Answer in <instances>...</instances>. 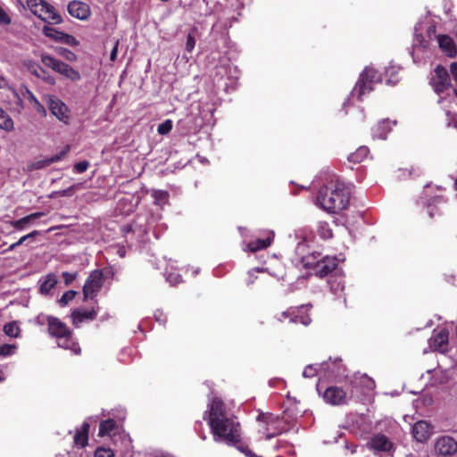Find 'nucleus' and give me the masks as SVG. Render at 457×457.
Instances as JSON below:
<instances>
[{"mask_svg": "<svg viewBox=\"0 0 457 457\" xmlns=\"http://www.w3.org/2000/svg\"><path fill=\"white\" fill-rule=\"evenodd\" d=\"M350 191L336 175H329L318 191L315 204L328 212L344 210L349 204Z\"/></svg>", "mask_w": 457, "mask_h": 457, "instance_id": "f257e3e1", "label": "nucleus"}, {"mask_svg": "<svg viewBox=\"0 0 457 457\" xmlns=\"http://www.w3.org/2000/svg\"><path fill=\"white\" fill-rule=\"evenodd\" d=\"M36 320L41 325L47 323L48 332L51 337L56 339L59 347L71 350L74 354L80 353V347L73 337L71 331L58 318L39 314Z\"/></svg>", "mask_w": 457, "mask_h": 457, "instance_id": "f03ea898", "label": "nucleus"}, {"mask_svg": "<svg viewBox=\"0 0 457 457\" xmlns=\"http://www.w3.org/2000/svg\"><path fill=\"white\" fill-rule=\"evenodd\" d=\"M290 237L295 244V262L302 264L304 268L310 267V265L312 264V260L317 258V251L313 250L312 246L313 236L312 232L306 228H301L295 230L294 235Z\"/></svg>", "mask_w": 457, "mask_h": 457, "instance_id": "7ed1b4c3", "label": "nucleus"}, {"mask_svg": "<svg viewBox=\"0 0 457 457\" xmlns=\"http://www.w3.org/2000/svg\"><path fill=\"white\" fill-rule=\"evenodd\" d=\"M257 421L263 425V433L267 441L291 428V420L285 415H274L270 412H260Z\"/></svg>", "mask_w": 457, "mask_h": 457, "instance_id": "20e7f679", "label": "nucleus"}, {"mask_svg": "<svg viewBox=\"0 0 457 457\" xmlns=\"http://www.w3.org/2000/svg\"><path fill=\"white\" fill-rule=\"evenodd\" d=\"M382 81V75L378 71L371 67H367L361 73L359 80L357 81L354 88L353 89L351 96H355L359 100L362 96L373 90L374 85Z\"/></svg>", "mask_w": 457, "mask_h": 457, "instance_id": "39448f33", "label": "nucleus"}, {"mask_svg": "<svg viewBox=\"0 0 457 457\" xmlns=\"http://www.w3.org/2000/svg\"><path fill=\"white\" fill-rule=\"evenodd\" d=\"M26 6L35 16L45 22L60 24L62 21L54 7L44 0H26Z\"/></svg>", "mask_w": 457, "mask_h": 457, "instance_id": "423d86ee", "label": "nucleus"}, {"mask_svg": "<svg viewBox=\"0 0 457 457\" xmlns=\"http://www.w3.org/2000/svg\"><path fill=\"white\" fill-rule=\"evenodd\" d=\"M104 284V273L100 270H93L83 286L84 300L94 299L97 296Z\"/></svg>", "mask_w": 457, "mask_h": 457, "instance_id": "0eeeda50", "label": "nucleus"}, {"mask_svg": "<svg viewBox=\"0 0 457 457\" xmlns=\"http://www.w3.org/2000/svg\"><path fill=\"white\" fill-rule=\"evenodd\" d=\"M317 258L312 261V264L310 265L307 269L312 270L313 274L318 277L323 278L328 276L332 271H334L337 266L336 257H330L328 255L320 257V253L317 252Z\"/></svg>", "mask_w": 457, "mask_h": 457, "instance_id": "6e6552de", "label": "nucleus"}, {"mask_svg": "<svg viewBox=\"0 0 457 457\" xmlns=\"http://www.w3.org/2000/svg\"><path fill=\"white\" fill-rule=\"evenodd\" d=\"M323 378L327 379H341L346 377L345 368L339 358H329L321 363Z\"/></svg>", "mask_w": 457, "mask_h": 457, "instance_id": "1a4fd4ad", "label": "nucleus"}, {"mask_svg": "<svg viewBox=\"0 0 457 457\" xmlns=\"http://www.w3.org/2000/svg\"><path fill=\"white\" fill-rule=\"evenodd\" d=\"M368 446L378 454V457H392L393 456V444L384 435L374 436Z\"/></svg>", "mask_w": 457, "mask_h": 457, "instance_id": "9d476101", "label": "nucleus"}, {"mask_svg": "<svg viewBox=\"0 0 457 457\" xmlns=\"http://www.w3.org/2000/svg\"><path fill=\"white\" fill-rule=\"evenodd\" d=\"M435 451L439 456L452 457L457 453V441L451 436H442L435 443Z\"/></svg>", "mask_w": 457, "mask_h": 457, "instance_id": "9b49d317", "label": "nucleus"}, {"mask_svg": "<svg viewBox=\"0 0 457 457\" xmlns=\"http://www.w3.org/2000/svg\"><path fill=\"white\" fill-rule=\"evenodd\" d=\"M431 85L436 94H441L451 86V80L447 70L438 65L435 69L434 75L431 78Z\"/></svg>", "mask_w": 457, "mask_h": 457, "instance_id": "f8f14e48", "label": "nucleus"}, {"mask_svg": "<svg viewBox=\"0 0 457 457\" xmlns=\"http://www.w3.org/2000/svg\"><path fill=\"white\" fill-rule=\"evenodd\" d=\"M47 105L54 116H55L61 121L65 123L68 122L70 119L69 109L61 99L54 96H48Z\"/></svg>", "mask_w": 457, "mask_h": 457, "instance_id": "ddd939ff", "label": "nucleus"}, {"mask_svg": "<svg viewBox=\"0 0 457 457\" xmlns=\"http://www.w3.org/2000/svg\"><path fill=\"white\" fill-rule=\"evenodd\" d=\"M307 309V306H301L300 308L294 310L285 311L278 315H276V319L278 321H284L288 319L290 322L294 323H301L304 326H308L312 320L308 315H301L300 312H303Z\"/></svg>", "mask_w": 457, "mask_h": 457, "instance_id": "4468645a", "label": "nucleus"}, {"mask_svg": "<svg viewBox=\"0 0 457 457\" xmlns=\"http://www.w3.org/2000/svg\"><path fill=\"white\" fill-rule=\"evenodd\" d=\"M323 399L331 405H341L347 403V395L339 386H329L323 393Z\"/></svg>", "mask_w": 457, "mask_h": 457, "instance_id": "2eb2a0df", "label": "nucleus"}, {"mask_svg": "<svg viewBox=\"0 0 457 457\" xmlns=\"http://www.w3.org/2000/svg\"><path fill=\"white\" fill-rule=\"evenodd\" d=\"M449 333L448 330L443 328L435 334L428 341L429 348L431 351L439 353H446L449 345Z\"/></svg>", "mask_w": 457, "mask_h": 457, "instance_id": "dca6fc26", "label": "nucleus"}, {"mask_svg": "<svg viewBox=\"0 0 457 457\" xmlns=\"http://www.w3.org/2000/svg\"><path fill=\"white\" fill-rule=\"evenodd\" d=\"M68 12L72 17L81 21L87 20L91 14L90 7L88 4L75 0L71 1L68 4Z\"/></svg>", "mask_w": 457, "mask_h": 457, "instance_id": "f3484780", "label": "nucleus"}, {"mask_svg": "<svg viewBox=\"0 0 457 457\" xmlns=\"http://www.w3.org/2000/svg\"><path fill=\"white\" fill-rule=\"evenodd\" d=\"M412 435L418 442L424 443L432 435V427L426 420L417 421L412 427Z\"/></svg>", "mask_w": 457, "mask_h": 457, "instance_id": "a211bd4d", "label": "nucleus"}, {"mask_svg": "<svg viewBox=\"0 0 457 457\" xmlns=\"http://www.w3.org/2000/svg\"><path fill=\"white\" fill-rule=\"evenodd\" d=\"M396 124L395 121H391L389 120H382L378 121L372 129L371 135L373 139H381L385 140L387 137V135L393 129V126Z\"/></svg>", "mask_w": 457, "mask_h": 457, "instance_id": "6ab92c4d", "label": "nucleus"}, {"mask_svg": "<svg viewBox=\"0 0 457 457\" xmlns=\"http://www.w3.org/2000/svg\"><path fill=\"white\" fill-rule=\"evenodd\" d=\"M69 150H70L69 147H66L63 150H62L61 152H59L58 154H56L51 157L37 160V161L31 162L29 164V168L31 170H41V169H44V168L51 165L52 163L58 162L61 160H62V158L67 154Z\"/></svg>", "mask_w": 457, "mask_h": 457, "instance_id": "aec40b11", "label": "nucleus"}, {"mask_svg": "<svg viewBox=\"0 0 457 457\" xmlns=\"http://www.w3.org/2000/svg\"><path fill=\"white\" fill-rule=\"evenodd\" d=\"M274 234L272 231L268 232V236L264 239H256L255 241L246 243L245 240L243 241V250L249 252H256L259 250H263L269 247L273 240Z\"/></svg>", "mask_w": 457, "mask_h": 457, "instance_id": "412c9836", "label": "nucleus"}, {"mask_svg": "<svg viewBox=\"0 0 457 457\" xmlns=\"http://www.w3.org/2000/svg\"><path fill=\"white\" fill-rule=\"evenodd\" d=\"M437 42L440 49L449 57L457 54V48L453 39L448 35H438Z\"/></svg>", "mask_w": 457, "mask_h": 457, "instance_id": "4be33fe9", "label": "nucleus"}, {"mask_svg": "<svg viewBox=\"0 0 457 457\" xmlns=\"http://www.w3.org/2000/svg\"><path fill=\"white\" fill-rule=\"evenodd\" d=\"M57 283L58 278L54 273H48L47 275L42 277L38 281L40 294L44 295H49L51 290L55 287Z\"/></svg>", "mask_w": 457, "mask_h": 457, "instance_id": "5701e85b", "label": "nucleus"}, {"mask_svg": "<svg viewBox=\"0 0 457 457\" xmlns=\"http://www.w3.org/2000/svg\"><path fill=\"white\" fill-rule=\"evenodd\" d=\"M96 317V312L92 309L90 311L84 309L74 310L71 313L72 322L76 327H79L86 320H93Z\"/></svg>", "mask_w": 457, "mask_h": 457, "instance_id": "b1692460", "label": "nucleus"}, {"mask_svg": "<svg viewBox=\"0 0 457 457\" xmlns=\"http://www.w3.org/2000/svg\"><path fill=\"white\" fill-rule=\"evenodd\" d=\"M118 431V426L114 420L107 419L105 420H102L99 425V432L98 435L100 436H112L116 434Z\"/></svg>", "mask_w": 457, "mask_h": 457, "instance_id": "393cba45", "label": "nucleus"}, {"mask_svg": "<svg viewBox=\"0 0 457 457\" xmlns=\"http://www.w3.org/2000/svg\"><path fill=\"white\" fill-rule=\"evenodd\" d=\"M88 431H89V423L87 420H85L80 428L77 430L74 436V443L77 446L84 447L87 445L88 441Z\"/></svg>", "mask_w": 457, "mask_h": 457, "instance_id": "a878e982", "label": "nucleus"}, {"mask_svg": "<svg viewBox=\"0 0 457 457\" xmlns=\"http://www.w3.org/2000/svg\"><path fill=\"white\" fill-rule=\"evenodd\" d=\"M43 215H44L43 212L31 213V214L27 215L21 219L12 221V226L18 230H23L27 228V226L29 223L35 221L37 219L41 218Z\"/></svg>", "mask_w": 457, "mask_h": 457, "instance_id": "bb28decb", "label": "nucleus"}, {"mask_svg": "<svg viewBox=\"0 0 457 457\" xmlns=\"http://www.w3.org/2000/svg\"><path fill=\"white\" fill-rule=\"evenodd\" d=\"M41 62L45 66L52 69L54 71L57 73H60L61 70L65 64V62H63L62 61L56 59L54 56L47 54H43L41 55Z\"/></svg>", "mask_w": 457, "mask_h": 457, "instance_id": "cd10ccee", "label": "nucleus"}, {"mask_svg": "<svg viewBox=\"0 0 457 457\" xmlns=\"http://www.w3.org/2000/svg\"><path fill=\"white\" fill-rule=\"evenodd\" d=\"M285 453L287 454H294V450L292 445H290L287 442L282 440H277L275 444H273L270 447L267 448L266 453Z\"/></svg>", "mask_w": 457, "mask_h": 457, "instance_id": "c85d7f7f", "label": "nucleus"}, {"mask_svg": "<svg viewBox=\"0 0 457 457\" xmlns=\"http://www.w3.org/2000/svg\"><path fill=\"white\" fill-rule=\"evenodd\" d=\"M23 96L26 99H28V101L30 103L32 107L39 114H42V115H46V111L45 107L40 104V102L37 99V97L34 96V94L29 89H28L27 87H25V89H24Z\"/></svg>", "mask_w": 457, "mask_h": 457, "instance_id": "c756f323", "label": "nucleus"}, {"mask_svg": "<svg viewBox=\"0 0 457 457\" xmlns=\"http://www.w3.org/2000/svg\"><path fill=\"white\" fill-rule=\"evenodd\" d=\"M0 129L8 132L14 129L12 119L2 107H0Z\"/></svg>", "mask_w": 457, "mask_h": 457, "instance_id": "7c9ffc66", "label": "nucleus"}, {"mask_svg": "<svg viewBox=\"0 0 457 457\" xmlns=\"http://www.w3.org/2000/svg\"><path fill=\"white\" fill-rule=\"evenodd\" d=\"M369 154V148L367 146H360L354 153L348 156V161L353 163H360L363 162Z\"/></svg>", "mask_w": 457, "mask_h": 457, "instance_id": "2f4dec72", "label": "nucleus"}, {"mask_svg": "<svg viewBox=\"0 0 457 457\" xmlns=\"http://www.w3.org/2000/svg\"><path fill=\"white\" fill-rule=\"evenodd\" d=\"M4 333L12 338H17L21 335V328L18 321L6 323L3 328Z\"/></svg>", "mask_w": 457, "mask_h": 457, "instance_id": "473e14b6", "label": "nucleus"}, {"mask_svg": "<svg viewBox=\"0 0 457 457\" xmlns=\"http://www.w3.org/2000/svg\"><path fill=\"white\" fill-rule=\"evenodd\" d=\"M42 31L46 37H49L52 40L59 43H61L64 35V32L59 31L55 28L49 25L44 26Z\"/></svg>", "mask_w": 457, "mask_h": 457, "instance_id": "72a5a7b5", "label": "nucleus"}, {"mask_svg": "<svg viewBox=\"0 0 457 457\" xmlns=\"http://www.w3.org/2000/svg\"><path fill=\"white\" fill-rule=\"evenodd\" d=\"M303 376L308 378L315 376L323 377L321 363L307 365L303 371Z\"/></svg>", "mask_w": 457, "mask_h": 457, "instance_id": "f704fd0d", "label": "nucleus"}, {"mask_svg": "<svg viewBox=\"0 0 457 457\" xmlns=\"http://www.w3.org/2000/svg\"><path fill=\"white\" fill-rule=\"evenodd\" d=\"M59 74L72 81H79L81 79L79 72L67 63L63 65Z\"/></svg>", "mask_w": 457, "mask_h": 457, "instance_id": "c9c22d12", "label": "nucleus"}, {"mask_svg": "<svg viewBox=\"0 0 457 457\" xmlns=\"http://www.w3.org/2000/svg\"><path fill=\"white\" fill-rule=\"evenodd\" d=\"M151 195L154 200V204L159 206H162L168 203L169 194L164 190L153 189Z\"/></svg>", "mask_w": 457, "mask_h": 457, "instance_id": "e433bc0d", "label": "nucleus"}, {"mask_svg": "<svg viewBox=\"0 0 457 457\" xmlns=\"http://www.w3.org/2000/svg\"><path fill=\"white\" fill-rule=\"evenodd\" d=\"M328 282L334 294L343 292L345 289V282L342 277L332 276L329 278Z\"/></svg>", "mask_w": 457, "mask_h": 457, "instance_id": "4c0bfd02", "label": "nucleus"}, {"mask_svg": "<svg viewBox=\"0 0 457 457\" xmlns=\"http://www.w3.org/2000/svg\"><path fill=\"white\" fill-rule=\"evenodd\" d=\"M400 68L396 65H390L386 68V76L388 77L386 83L387 85H395L398 81L397 74Z\"/></svg>", "mask_w": 457, "mask_h": 457, "instance_id": "58836bf2", "label": "nucleus"}, {"mask_svg": "<svg viewBox=\"0 0 457 457\" xmlns=\"http://www.w3.org/2000/svg\"><path fill=\"white\" fill-rule=\"evenodd\" d=\"M30 72L33 75H35L37 78L42 79L43 81L46 82L49 85H54L55 84L54 78L52 75H50L49 73H47L42 68H37V69H34V70L30 69Z\"/></svg>", "mask_w": 457, "mask_h": 457, "instance_id": "ea45409f", "label": "nucleus"}, {"mask_svg": "<svg viewBox=\"0 0 457 457\" xmlns=\"http://www.w3.org/2000/svg\"><path fill=\"white\" fill-rule=\"evenodd\" d=\"M165 277L166 280L172 286L179 284L182 281L181 275L173 270L172 267H170V270H166Z\"/></svg>", "mask_w": 457, "mask_h": 457, "instance_id": "a19ab883", "label": "nucleus"}, {"mask_svg": "<svg viewBox=\"0 0 457 457\" xmlns=\"http://www.w3.org/2000/svg\"><path fill=\"white\" fill-rule=\"evenodd\" d=\"M318 234L320 237L328 239L332 237V230L327 222H320L318 224Z\"/></svg>", "mask_w": 457, "mask_h": 457, "instance_id": "79ce46f5", "label": "nucleus"}, {"mask_svg": "<svg viewBox=\"0 0 457 457\" xmlns=\"http://www.w3.org/2000/svg\"><path fill=\"white\" fill-rule=\"evenodd\" d=\"M77 292L74 290L66 291L58 300V303L60 304V306H66L67 304H69L70 302H71L75 298Z\"/></svg>", "mask_w": 457, "mask_h": 457, "instance_id": "37998d69", "label": "nucleus"}, {"mask_svg": "<svg viewBox=\"0 0 457 457\" xmlns=\"http://www.w3.org/2000/svg\"><path fill=\"white\" fill-rule=\"evenodd\" d=\"M17 349V345L15 344H4L0 346V357H8L14 354Z\"/></svg>", "mask_w": 457, "mask_h": 457, "instance_id": "c03bdc74", "label": "nucleus"}, {"mask_svg": "<svg viewBox=\"0 0 457 457\" xmlns=\"http://www.w3.org/2000/svg\"><path fill=\"white\" fill-rule=\"evenodd\" d=\"M94 457H115V454L110 447L99 446L95 450Z\"/></svg>", "mask_w": 457, "mask_h": 457, "instance_id": "a18cd8bd", "label": "nucleus"}, {"mask_svg": "<svg viewBox=\"0 0 457 457\" xmlns=\"http://www.w3.org/2000/svg\"><path fill=\"white\" fill-rule=\"evenodd\" d=\"M39 234V231L34 230L23 237H21L17 242L12 244L9 247L10 250H14L17 246L21 245L23 243H25L28 239L35 237L37 235Z\"/></svg>", "mask_w": 457, "mask_h": 457, "instance_id": "49530a36", "label": "nucleus"}, {"mask_svg": "<svg viewBox=\"0 0 457 457\" xmlns=\"http://www.w3.org/2000/svg\"><path fill=\"white\" fill-rule=\"evenodd\" d=\"M56 51L61 56L69 62H75L77 60V55L67 48L59 47L56 49Z\"/></svg>", "mask_w": 457, "mask_h": 457, "instance_id": "de8ad7c7", "label": "nucleus"}, {"mask_svg": "<svg viewBox=\"0 0 457 457\" xmlns=\"http://www.w3.org/2000/svg\"><path fill=\"white\" fill-rule=\"evenodd\" d=\"M172 129V121L166 120L162 123L158 125L157 131L161 135H166Z\"/></svg>", "mask_w": 457, "mask_h": 457, "instance_id": "09e8293b", "label": "nucleus"}, {"mask_svg": "<svg viewBox=\"0 0 457 457\" xmlns=\"http://www.w3.org/2000/svg\"><path fill=\"white\" fill-rule=\"evenodd\" d=\"M61 43L66 44L70 46H78L79 45V40H77L73 36L67 33H64Z\"/></svg>", "mask_w": 457, "mask_h": 457, "instance_id": "8fccbe9b", "label": "nucleus"}, {"mask_svg": "<svg viewBox=\"0 0 457 457\" xmlns=\"http://www.w3.org/2000/svg\"><path fill=\"white\" fill-rule=\"evenodd\" d=\"M88 167L89 162L87 161H81L74 165L73 170L75 173H83L87 170Z\"/></svg>", "mask_w": 457, "mask_h": 457, "instance_id": "3c124183", "label": "nucleus"}, {"mask_svg": "<svg viewBox=\"0 0 457 457\" xmlns=\"http://www.w3.org/2000/svg\"><path fill=\"white\" fill-rule=\"evenodd\" d=\"M77 275V272H62V276L63 278L65 286L71 285L76 279Z\"/></svg>", "mask_w": 457, "mask_h": 457, "instance_id": "603ef678", "label": "nucleus"}, {"mask_svg": "<svg viewBox=\"0 0 457 457\" xmlns=\"http://www.w3.org/2000/svg\"><path fill=\"white\" fill-rule=\"evenodd\" d=\"M264 270L263 268H256L253 270H251L248 271V278L246 279V284L251 285L254 282L255 278H257L254 273L256 272H262Z\"/></svg>", "mask_w": 457, "mask_h": 457, "instance_id": "864d4df0", "label": "nucleus"}, {"mask_svg": "<svg viewBox=\"0 0 457 457\" xmlns=\"http://www.w3.org/2000/svg\"><path fill=\"white\" fill-rule=\"evenodd\" d=\"M195 46V37L191 34L187 35V42H186V50L188 53H191Z\"/></svg>", "mask_w": 457, "mask_h": 457, "instance_id": "5fc2aeb1", "label": "nucleus"}, {"mask_svg": "<svg viewBox=\"0 0 457 457\" xmlns=\"http://www.w3.org/2000/svg\"><path fill=\"white\" fill-rule=\"evenodd\" d=\"M11 21L10 17L8 14L4 12V10L0 6V24H9Z\"/></svg>", "mask_w": 457, "mask_h": 457, "instance_id": "6e6d98bb", "label": "nucleus"}, {"mask_svg": "<svg viewBox=\"0 0 457 457\" xmlns=\"http://www.w3.org/2000/svg\"><path fill=\"white\" fill-rule=\"evenodd\" d=\"M154 319L160 322L161 324H165L166 322V317L164 316L163 312L160 310H157L155 312H154Z\"/></svg>", "mask_w": 457, "mask_h": 457, "instance_id": "4d7b16f0", "label": "nucleus"}, {"mask_svg": "<svg viewBox=\"0 0 457 457\" xmlns=\"http://www.w3.org/2000/svg\"><path fill=\"white\" fill-rule=\"evenodd\" d=\"M118 47H119V40L117 39L115 41V44L111 51V54H110V60L112 62H114L117 58V54H118Z\"/></svg>", "mask_w": 457, "mask_h": 457, "instance_id": "13d9d810", "label": "nucleus"}, {"mask_svg": "<svg viewBox=\"0 0 457 457\" xmlns=\"http://www.w3.org/2000/svg\"><path fill=\"white\" fill-rule=\"evenodd\" d=\"M450 71L454 81L457 84V62H453L450 66Z\"/></svg>", "mask_w": 457, "mask_h": 457, "instance_id": "bf43d9fd", "label": "nucleus"}, {"mask_svg": "<svg viewBox=\"0 0 457 457\" xmlns=\"http://www.w3.org/2000/svg\"><path fill=\"white\" fill-rule=\"evenodd\" d=\"M102 271L104 273V278H111V277L114 276V271L112 270V268H106V269L103 270Z\"/></svg>", "mask_w": 457, "mask_h": 457, "instance_id": "052dcab7", "label": "nucleus"}, {"mask_svg": "<svg viewBox=\"0 0 457 457\" xmlns=\"http://www.w3.org/2000/svg\"><path fill=\"white\" fill-rule=\"evenodd\" d=\"M74 186L72 187H70L69 188L67 189H64L61 192H59V195H62V196H67V195H71L74 190Z\"/></svg>", "mask_w": 457, "mask_h": 457, "instance_id": "680f3d73", "label": "nucleus"}, {"mask_svg": "<svg viewBox=\"0 0 457 457\" xmlns=\"http://www.w3.org/2000/svg\"><path fill=\"white\" fill-rule=\"evenodd\" d=\"M12 95H13V97H14V98H16V100H17V104H18L20 107H21V108H22V107H23V106H22V100H21V98L20 97L19 94L16 92V90H15V89H12Z\"/></svg>", "mask_w": 457, "mask_h": 457, "instance_id": "e2e57ef3", "label": "nucleus"}, {"mask_svg": "<svg viewBox=\"0 0 457 457\" xmlns=\"http://www.w3.org/2000/svg\"><path fill=\"white\" fill-rule=\"evenodd\" d=\"M6 366H0V383L5 379Z\"/></svg>", "mask_w": 457, "mask_h": 457, "instance_id": "0e129e2a", "label": "nucleus"}, {"mask_svg": "<svg viewBox=\"0 0 457 457\" xmlns=\"http://www.w3.org/2000/svg\"><path fill=\"white\" fill-rule=\"evenodd\" d=\"M367 380V387L369 389H373L375 386V383L372 379L369 378L367 376L363 377Z\"/></svg>", "mask_w": 457, "mask_h": 457, "instance_id": "69168bd1", "label": "nucleus"}, {"mask_svg": "<svg viewBox=\"0 0 457 457\" xmlns=\"http://www.w3.org/2000/svg\"><path fill=\"white\" fill-rule=\"evenodd\" d=\"M6 86H7L6 79L0 75V88L5 87Z\"/></svg>", "mask_w": 457, "mask_h": 457, "instance_id": "338daca9", "label": "nucleus"}, {"mask_svg": "<svg viewBox=\"0 0 457 457\" xmlns=\"http://www.w3.org/2000/svg\"><path fill=\"white\" fill-rule=\"evenodd\" d=\"M197 159H198V161H199L201 163H207V162H208V160H207L205 157H203V156L197 155Z\"/></svg>", "mask_w": 457, "mask_h": 457, "instance_id": "774afa93", "label": "nucleus"}]
</instances>
